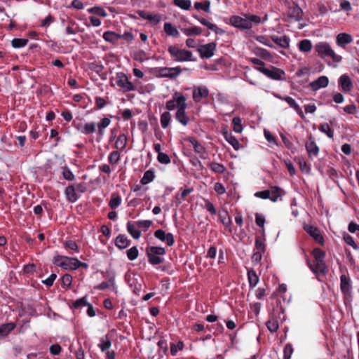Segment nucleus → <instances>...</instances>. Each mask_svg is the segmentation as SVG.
<instances>
[{"label":"nucleus","mask_w":359,"mask_h":359,"mask_svg":"<svg viewBox=\"0 0 359 359\" xmlns=\"http://www.w3.org/2000/svg\"><path fill=\"white\" fill-rule=\"evenodd\" d=\"M248 278L250 287H255L259 282V276L253 269L248 270Z\"/></svg>","instance_id":"obj_33"},{"label":"nucleus","mask_w":359,"mask_h":359,"mask_svg":"<svg viewBox=\"0 0 359 359\" xmlns=\"http://www.w3.org/2000/svg\"><path fill=\"white\" fill-rule=\"evenodd\" d=\"M29 42L27 39L15 38L11 41L12 47L14 48H20L25 47Z\"/></svg>","instance_id":"obj_43"},{"label":"nucleus","mask_w":359,"mask_h":359,"mask_svg":"<svg viewBox=\"0 0 359 359\" xmlns=\"http://www.w3.org/2000/svg\"><path fill=\"white\" fill-rule=\"evenodd\" d=\"M155 177L154 172L151 170H147L142 177V178L140 180V183L142 185H146L150 182H151Z\"/></svg>","instance_id":"obj_38"},{"label":"nucleus","mask_w":359,"mask_h":359,"mask_svg":"<svg viewBox=\"0 0 359 359\" xmlns=\"http://www.w3.org/2000/svg\"><path fill=\"white\" fill-rule=\"evenodd\" d=\"M352 41L353 38L351 34L340 33L337 36L336 43L339 46L344 48L347 44L351 43Z\"/></svg>","instance_id":"obj_23"},{"label":"nucleus","mask_w":359,"mask_h":359,"mask_svg":"<svg viewBox=\"0 0 359 359\" xmlns=\"http://www.w3.org/2000/svg\"><path fill=\"white\" fill-rule=\"evenodd\" d=\"M266 325L268 330L271 332L274 333L279 329V323L277 317L273 315L271 316L269 319L266 321Z\"/></svg>","instance_id":"obj_29"},{"label":"nucleus","mask_w":359,"mask_h":359,"mask_svg":"<svg viewBox=\"0 0 359 359\" xmlns=\"http://www.w3.org/2000/svg\"><path fill=\"white\" fill-rule=\"evenodd\" d=\"M158 77L169 78L170 79H176L181 73L180 67H158L156 69Z\"/></svg>","instance_id":"obj_10"},{"label":"nucleus","mask_w":359,"mask_h":359,"mask_svg":"<svg viewBox=\"0 0 359 359\" xmlns=\"http://www.w3.org/2000/svg\"><path fill=\"white\" fill-rule=\"evenodd\" d=\"M271 39L273 42H274L276 44H277L281 48H287L289 47L290 39L286 35L282 36L273 35L271 36Z\"/></svg>","instance_id":"obj_27"},{"label":"nucleus","mask_w":359,"mask_h":359,"mask_svg":"<svg viewBox=\"0 0 359 359\" xmlns=\"http://www.w3.org/2000/svg\"><path fill=\"white\" fill-rule=\"evenodd\" d=\"M157 159L159 163L163 164H168L170 163V158L169 156L163 152H159V154L157 156Z\"/></svg>","instance_id":"obj_62"},{"label":"nucleus","mask_w":359,"mask_h":359,"mask_svg":"<svg viewBox=\"0 0 359 359\" xmlns=\"http://www.w3.org/2000/svg\"><path fill=\"white\" fill-rule=\"evenodd\" d=\"M88 12L95 14L101 17H106L107 15L104 9L100 6H94L88 9Z\"/></svg>","instance_id":"obj_49"},{"label":"nucleus","mask_w":359,"mask_h":359,"mask_svg":"<svg viewBox=\"0 0 359 359\" xmlns=\"http://www.w3.org/2000/svg\"><path fill=\"white\" fill-rule=\"evenodd\" d=\"M181 31L187 36H198L202 33V29L196 26L182 28Z\"/></svg>","instance_id":"obj_30"},{"label":"nucleus","mask_w":359,"mask_h":359,"mask_svg":"<svg viewBox=\"0 0 359 359\" xmlns=\"http://www.w3.org/2000/svg\"><path fill=\"white\" fill-rule=\"evenodd\" d=\"M312 48V43L309 39H303L299 43V49L300 51L307 53Z\"/></svg>","instance_id":"obj_41"},{"label":"nucleus","mask_w":359,"mask_h":359,"mask_svg":"<svg viewBox=\"0 0 359 359\" xmlns=\"http://www.w3.org/2000/svg\"><path fill=\"white\" fill-rule=\"evenodd\" d=\"M312 255L314 257L315 262H325V252L323 250L316 248L313 250Z\"/></svg>","instance_id":"obj_42"},{"label":"nucleus","mask_w":359,"mask_h":359,"mask_svg":"<svg viewBox=\"0 0 359 359\" xmlns=\"http://www.w3.org/2000/svg\"><path fill=\"white\" fill-rule=\"evenodd\" d=\"M255 248L257 251L264 252L266 245L264 240H262L260 237H257L255 239Z\"/></svg>","instance_id":"obj_60"},{"label":"nucleus","mask_w":359,"mask_h":359,"mask_svg":"<svg viewBox=\"0 0 359 359\" xmlns=\"http://www.w3.org/2000/svg\"><path fill=\"white\" fill-rule=\"evenodd\" d=\"M194 7L197 10H203L205 12H209L210 1H196Z\"/></svg>","instance_id":"obj_54"},{"label":"nucleus","mask_w":359,"mask_h":359,"mask_svg":"<svg viewBox=\"0 0 359 359\" xmlns=\"http://www.w3.org/2000/svg\"><path fill=\"white\" fill-rule=\"evenodd\" d=\"M146 255L148 261L151 265H158L163 263L164 259L161 256L166 254L165 249L158 246H148L146 248Z\"/></svg>","instance_id":"obj_2"},{"label":"nucleus","mask_w":359,"mask_h":359,"mask_svg":"<svg viewBox=\"0 0 359 359\" xmlns=\"http://www.w3.org/2000/svg\"><path fill=\"white\" fill-rule=\"evenodd\" d=\"M127 231L128 233L134 238L139 239L142 235L141 231L137 229L135 222L130 221L127 223Z\"/></svg>","instance_id":"obj_28"},{"label":"nucleus","mask_w":359,"mask_h":359,"mask_svg":"<svg viewBox=\"0 0 359 359\" xmlns=\"http://www.w3.org/2000/svg\"><path fill=\"white\" fill-rule=\"evenodd\" d=\"M168 51L174 61L182 62L195 60L190 50L179 48L176 46H170Z\"/></svg>","instance_id":"obj_3"},{"label":"nucleus","mask_w":359,"mask_h":359,"mask_svg":"<svg viewBox=\"0 0 359 359\" xmlns=\"http://www.w3.org/2000/svg\"><path fill=\"white\" fill-rule=\"evenodd\" d=\"M343 110L345 113L351 115H355L358 113L357 107L354 104L345 106Z\"/></svg>","instance_id":"obj_64"},{"label":"nucleus","mask_w":359,"mask_h":359,"mask_svg":"<svg viewBox=\"0 0 359 359\" xmlns=\"http://www.w3.org/2000/svg\"><path fill=\"white\" fill-rule=\"evenodd\" d=\"M122 36L118 34H116L114 32L107 31L103 34V39L110 43H116L118 39H121Z\"/></svg>","instance_id":"obj_32"},{"label":"nucleus","mask_w":359,"mask_h":359,"mask_svg":"<svg viewBox=\"0 0 359 359\" xmlns=\"http://www.w3.org/2000/svg\"><path fill=\"white\" fill-rule=\"evenodd\" d=\"M184 348V343L182 341H179L177 342V344H170V353L172 356H175L177 353V350H182Z\"/></svg>","instance_id":"obj_58"},{"label":"nucleus","mask_w":359,"mask_h":359,"mask_svg":"<svg viewBox=\"0 0 359 359\" xmlns=\"http://www.w3.org/2000/svg\"><path fill=\"white\" fill-rule=\"evenodd\" d=\"M208 89L204 86H194L193 88V99L195 102H200L203 98L208 96Z\"/></svg>","instance_id":"obj_16"},{"label":"nucleus","mask_w":359,"mask_h":359,"mask_svg":"<svg viewBox=\"0 0 359 359\" xmlns=\"http://www.w3.org/2000/svg\"><path fill=\"white\" fill-rule=\"evenodd\" d=\"M65 195L66 199L70 203H75L77 201L81 195L79 194L72 184H69L65 189Z\"/></svg>","instance_id":"obj_20"},{"label":"nucleus","mask_w":359,"mask_h":359,"mask_svg":"<svg viewBox=\"0 0 359 359\" xmlns=\"http://www.w3.org/2000/svg\"><path fill=\"white\" fill-rule=\"evenodd\" d=\"M171 120V114L168 111L163 112L161 116V124L163 128H168Z\"/></svg>","instance_id":"obj_47"},{"label":"nucleus","mask_w":359,"mask_h":359,"mask_svg":"<svg viewBox=\"0 0 359 359\" xmlns=\"http://www.w3.org/2000/svg\"><path fill=\"white\" fill-rule=\"evenodd\" d=\"M62 176L63 178L67 181H73L75 179V175L70 170L68 167H62Z\"/></svg>","instance_id":"obj_53"},{"label":"nucleus","mask_w":359,"mask_h":359,"mask_svg":"<svg viewBox=\"0 0 359 359\" xmlns=\"http://www.w3.org/2000/svg\"><path fill=\"white\" fill-rule=\"evenodd\" d=\"M187 104V99L185 96L181 93L176 92L172 95V97L171 100H168L165 104L166 109L171 111L175 109H179L182 107V105Z\"/></svg>","instance_id":"obj_8"},{"label":"nucleus","mask_w":359,"mask_h":359,"mask_svg":"<svg viewBox=\"0 0 359 359\" xmlns=\"http://www.w3.org/2000/svg\"><path fill=\"white\" fill-rule=\"evenodd\" d=\"M198 20L202 25L208 27L210 29L215 31L217 34L218 33L222 34L224 32V31L222 29H218L215 25L212 24L211 22H210L208 20H206L205 18L198 19Z\"/></svg>","instance_id":"obj_45"},{"label":"nucleus","mask_w":359,"mask_h":359,"mask_svg":"<svg viewBox=\"0 0 359 359\" xmlns=\"http://www.w3.org/2000/svg\"><path fill=\"white\" fill-rule=\"evenodd\" d=\"M130 243L131 241L125 234H119L115 239V245L120 250L128 248Z\"/></svg>","instance_id":"obj_26"},{"label":"nucleus","mask_w":359,"mask_h":359,"mask_svg":"<svg viewBox=\"0 0 359 359\" xmlns=\"http://www.w3.org/2000/svg\"><path fill=\"white\" fill-rule=\"evenodd\" d=\"M315 50L321 57H330L335 62H340L342 57L334 53L327 42H319L315 45Z\"/></svg>","instance_id":"obj_4"},{"label":"nucleus","mask_w":359,"mask_h":359,"mask_svg":"<svg viewBox=\"0 0 359 359\" xmlns=\"http://www.w3.org/2000/svg\"><path fill=\"white\" fill-rule=\"evenodd\" d=\"M293 353V348L291 344H287L284 347L283 359H290Z\"/></svg>","instance_id":"obj_61"},{"label":"nucleus","mask_w":359,"mask_h":359,"mask_svg":"<svg viewBox=\"0 0 359 359\" xmlns=\"http://www.w3.org/2000/svg\"><path fill=\"white\" fill-rule=\"evenodd\" d=\"M127 257L129 260L133 261L136 259L139 255L138 249L136 246H133L127 250Z\"/></svg>","instance_id":"obj_51"},{"label":"nucleus","mask_w":359,"mask_h":359,"mask_svg":"<svg viewBox=\"0 0 359 359\" xmlns=\"http://www.w3.org/2000/svg\"><path fill=\"white\" fill-rule=\"evenodd\" d=\"M329 84V79L326 76H320L315 81L310 83L309 86L314 91L318 90L321 88H325Z\"/></svg>","instance_id":"obj_21"},{"label":"nucleus","mask_w":359,"mask_h":359,"mask_svg":"<svg viewBox=\"0 0 359 359\" xmlns=\"http://www.w3.org/2000/svg\"><path fill=\"white\" fill-rule=\"evenodd\" d=\"M276 97L285 101L290 105V107L294 109L302 118L304 117V114L302 109L299 107V106L297 104L296 101L292 97L290 96H285L283 97L280 95H276Z\"/></svg>","instance_id":"obj_22"},{"label":"nucleus","mask_w":359,"mask_h":359,"mask_svg":"<svg viewBox=\"0 0 359 359\" xmlns=\"http://www.w3.org/2000/svg\"><path fill=\"white\" fill-rule=\"evenodd\" d=\"M305 257L307 266L315 275L319 276L325 273L326 265L325 262H315V264H313L306 255H305Z\"/></svg>","instance_id":"obj_15"},{"label":"nucleus","mask_w":359,"mask_h":359,"mask_svg":"<svg viewBox=\"0 0 359 359\" xmlns=\"http://www.w3.org/2000/svg\"><path fill=\"white\" fill-rule=\"evenodd\" d=\"M111 346V336L109 334H105L100 339L98 347L100 348L102 352H106Z\"/></svg>","instance_id":"obj_24"},{"label":"nucleus","mask_w":359,"mask_h":359,"mask_svg":"<svg viewBox=\"0 0 359 359\" xmlns=\"http://www.w3.org/2000/svg\"><path fill=\"white\" fill-rule=\"evenodd\" d=\"M282 189L278 187H271L270 190L269 199L273 202H276L281 196Z\"/></svg>","instance_id":"obj_39"},{"label":"nucleus","mask_w":359,"mask_h":359,"mask_svg":"<svg viewBox=\"0 0 359 359\" xmlns=\"http://www.w3.org/2000/svg\"><path fill=\"white\" fill-rule=\"evenodd\" d=\"M286 8L287 9V17L299 21L302 19L303 11L295 4V1H284Z\"/></svg>","instance_id":"obj_9"},{"label":"nucleus","mask_w":359,"mask_h":359,"mask_svg":"<svg viewBox=\"0 0 359 359\" xmlns=\"http://www.w3.org/2000/svg\"><path fill=\"white\" fill-rule=\"evenodd\" d=\"M193 191L191 188L184 189L181 194H177L175 196L177 203L180 204L182 201H184L187 196Z\"/></svg>","instance_id":"obj_50"},{"label":"nucleus","mask_w":359,"mask_h":359,"mask_svg":"<svg viewBox=\"0 0 359 359\" xmlns=\"http://www.w3.org/2000/svg\"><path fill=\"white\" fill-rule=\"evenodd\" d=\"M146 18L147 20H149L153 25H156L161 21L162 15L149 13V15H147Z\"/></svg>","instance_id":"obj_52"},{"label":"nucleus","mask_w":359,"mask_h":359,"mask_svg":"<svg viewBox=\"0 0 359 359\" xmlns=\"http://www.w3.org/2000/svg\"><path fill=\"white\" fill-rule=\"evenodd\" d=\"M351 281L350 278L342 274L340 276V290L344 295V302L346 305L348 303H351L352 300V292H351Z\"/></svg>","instance_id":"obj_5"},{"label":"nucleus","mask_w":359,"mask_h":359,"mask_svg":"<svg viewBox=\"0 0 359 359\" xmlns=\"http://www.w3.org/2000/svg\"><path fill=\"white\" fill-rule=\"evenodd\" d=\"M77 258L57 255L53 258V263L65 270L76 269Z\"/></svg>","instance_id":"obj_6"},{"label":"nucleus","mask_w":359,"mask_h":359,"mask_svg":"<svg viewBox=\"0 0 359 359\" xmlns=\"http://www.w3.org/2000/svg\"><path fill=\"white\" fill-rule=\"evenodd\" d=\"M261 22V18L255 15H245V18L234 15L230 18V23L231 25L241 28V29H250L252 24H259Z\"/></svg>","instance_id":"obj_1"},{"label":"nucleus","mask_w":359,"mask_h":359,"mask_svg":"<svg viewBox=\"0 0 359 359\" xmlns=\"http://www.w3.org/2000/svg\"><path fill=\"white\" fill-rule=\"evenodd\" d=\"M298 163H299V168L300 170L302 171V172H309L311 168L310 167L307 165V163L306 162V161L304 159V158L302 157H299L298 158Z\"/></svg>","instance_id":"obj_63"},{"label":"nucleus","mask_w":359,"mask_h":359,"mask_svg":"<svg viewBox=\"0 0 359 359\" xmlns=\"http://www.w3.org/2000/svg\"><path fill=\"white\" fill-rule=\"evenodd\" d=\"M120 154L118 151L111 152L108 156V161L111 164H116L120 161Z\"/></svg>","instance_id":"obj_55"},{"label":"nucleus","mask_w":359,"mask_h":359,"mask_svg":"<svg viewBox=\"0 0 359 359\" xmlns=\"http://www.w3.org/2000/svg\"><path fill=\"white\" fill-rule=\"evenodd\" d=\"M154 236L156 238L166 243L169 247L175 244L174 236L171 233H165L163 229H158L154 231Z\"/></svg>","instance_id":"obj_14"},{"label":"nucleus","mask_w":359,"mask_h":359,"mask_svg":"<svg viewBox=\"0 0 359 359\" xmlns=\"http://www.w3.org/2000/svg\"><path fill=\"white\" fill-rule=\"evenodd\" d=\"M121 203V197L118 193H112L111 199L109 203V206L111 209H116L120 206Z\"/></svg>","instance_id":"obj_34"},{"label":"nucleus","mask_w":359,"mask_h":359,"mask_svg":"<svg viewBox=\"0 0 359 359\" xmlns=\"http://www.w3.org/2000/svg\"><path fill=\"white\" fill-rule=\"evenodd\" d=\"M187 107V104L186 105H182V107L177 109L175 114L176 120L184 126H187L190 121V118L186 113Z\"/></svg>","instance_id":"obj_18"},{"label":"nucleus","mask_w":359,"mask_h":359,"mask_svg":"<svg viewBox=\"0 0 359 359\" xmlns=\"http://www.w3.org/2000/svg\"><path fill=\"white\" fill-rule=\"evenodd\" d=\"M343 240L347 245L351 246L353 249H355V250L358 249V246L354 241L353 238L351 235H349L348 233L344 232Z\"/></svg>","instance_id":"obj_48"},{"label":"nucleus","mask_w":359,"mask_h":359,"mask_svg":"<svg viewBox=\"0 0 359 359\" xmlns=\"http://www.w3.org/2000/svg\"><path fill=\"white\" fill-rule=\"evenodd\" d=\"M241 118L238 116H236L232 119L233 130L234 132L241 133L243 131Z\"/></svg>","instance_id":"obj_46"},{"label":"nucleus","mask_w":359,"mask_h":359,"mask_svg":"<svg viewBox=\"0 0 359 359\" xmlns=\"http://www.w3.org/2000/svg\"><path fill=\"white\" fill-rule=\"evenodd\" d=\"M15 324L14 323H8L2 324L0 326V338L5 337L15 329Z\"/></svg>","instance_id":"obj_31"},{"label":"nucleus","mask_w":359,"mask_h":359,"mask_svg":"<svg viewBox=\"0 0 359 359\" xmlns=\"http://www.w3.org/2000/svg\"><path fill=\"white\" fill-rule=\"evenodd\" d=\"M304 230L318 244L323 245L325 240L319 229L311 224H304L303 226Z\"/></svg>","instance_id":"obj_12"},{"label":"nucleus","mask_w":359,"mask_h":359,"mask_svg":"<svg viewBox=\"0 0 359 359\" xmlns=\"http://www.w3.org/2000/svg\"><path fill=\"white\" fill-rule=\"evenodd\" d=\"M127 137L125 134L120 135L115 142V147L121 151H123L125 149L127 145Z\"/></svg>","instance_id":"obj_35"},{"label":"nucleus","mask_w":359,"mask_h":359,"mask_svg":"<svg viewBox=\"0 0 359 359\" xmlns=\"http://www.w3.org/2000/svg\"><path fill=\"white\" fill-rule=\"evenodd\" d=\"M72 280H73V278H72V275H70L69 273H65L61 278L62 287L65 289H69L72 285Z\"/></svg>","instance_id":"obj_44"},{"label":"nucleus","mask_w":359,"mask_h":359,"mask_svg":"<svg viewBox=\"0 0 359 359\" xmlns=\"http://www.w3.org/2000/svg\"><path fill=\"white\" fill-rule=\"evenodd\" d=\"M339 86L344 93H349L353 88V82L347 74H342L338 79Z\"/></svg>","instance_id":"obj_17"},{"label":"nucleus","mask_w":359,"mask_h":359,"mask_svg":"<svg viewBox=\"0 0 359 359\" xmlns=\"http://www.w3.org/2000/svg\"><path fill=\"white\" fill-rule=\"evenodd\" d=\"M137 228L144 229L146 231L151 226L152 221L151 220H138L135 222Z\"/></svg>","instance_id":"obj_56"},{"label":"nucleus","mask_w":359,"mask_h":359,"mask_svg":"<svg viewBox=\"0 0 359 359\" xmlns=\"http://www.w3.org/2000/svg\"><path fill=\"white\" fill-rule=\"evenodd\" d=\"M164 31L168 35L173 37H177L180 35L178 30L170 22L164 24Z\"/></svg>","instance_id":"obj_36"},{"label":"nucleus","mask_w":359,"mask_h":359,"mask_svg":"<svg viewBox=\"0 0 359 359\" xmlns=\"http://www.w3.org/2000/svg\"><path fill=\"white\" fill-rule=\"evenodd\" d=\"M84 135H90L94 133L96 131V123L95 122L86 123L83 126L79 124L77 127Z\"/></svg>","instance_id":"obj_25"},{"label":"nucleus","mask_w":359,"mask_h":359,"mask_svg":"<svg viewBox=\"0 0 359 359\" xmlns=\"http://www.w3.org/2000/svg\"><path fill=\"white\" fill-rule=\"evenodd\" d=\"M64 246L67 250H73L76 252H79V251L78 245L76 243L75 241H72V240L67 241L65 243Z\"/></svg>","instance_id":"obj_59"},{"label":"nucleus","mask_w":359,"mask_h":359,"mask_svg":"<svg viewBox=\"0 0 359 359\" xmlns=\"http://www.w3.org/2000/svg\"><path fill=\"white\" fill-rule=\"evenodd\" d=\"M319 130L327 135L329 138H333L334 131L327 123H322L318 127Z\"/></svg>","instance_id":"obj_40"},{"label":"nucleus","mask_w":359,"mask_h":359,"mask_svg":"<svg viewBox=\"0 0 359 359\" xmlns=\"http://www.w3.org/2000/svg\"><path fill=\"white\" fill-rule=\"evenodd\" d=\"M116 85L124 92L133 91L136 89L135 86L128 80V76L123 72L116 74Z\"/></svg>","instance_id":"obj_11"},{"label":"nucleus","mask_w":359,"mask_h":359,"mask_svg":"<svg viewBox=\"0 0 359 359\" xmlns=\"http://www.w3.org/2000/svg\"><path fill=\"white\" fill-rule=\"evenodd\" d=\"M305 147L308 153V156L311 160H313L314 157L318 156L320 149L312 135L309 136L308 140L305 144Z\"/></svg>","instance_id":"obj_13"},{"label":"nucleus","mask_w":359,"mask_h":359,"mask_svg":"<svg viewBox=\"0 0 359 359\" xmlns=\"http://www.w3.org/2000/svg\"><path fill=\"white\" fill-rule=\"evenodd\" d=\"M255 69L273 80H283V76L285 75L283 70L274 66H270V68L259 67H255Z\"/></svg>","instance_id":"obj_7"},{"label":"nucleus","mask_w":359,"mask_h":359,"mask_svg":"<svg viewBox=\"0 0 359 359\" xmlns=\"http://www.w3.org/2000/svg\"><path fill=\"white\" fill-rule=\"evenodd\" d=\"M226 141L228 142L236 151L242 147V145L239 143L238 140L232 135H229L227 131H226Z\"/></svg>","instance_id":"obj_37"},{"label":"nucleus","mask_w":359,"mask_h":359,"mask_svg":"<svg viewBox=\"0 0 359 359\" xmlns=\"http://www.w3.org/2000/svg\"><path fill=\"white\" fill-rule=\"evenodd\" d=\"M88 302H87L86 297H81L76 299L72 307L75 309H79L83 306H86Z\"/></svg>","instance_id":"obj_57"},{"label":"nucleus","mask_w":359,"mask_h":359,"mask_svg":"<svg viewBox=\"0 0 359 359\" xmlns=\"http://www.w3.org/2000/svg\"><path fill=\"white\" fill-rule=\"evenodd\" d=\"M215 44L214 43H209L205 45L201 46L198 48L200 55L203 58H210L214 54Z\"/></svg>","instance_id":"obj_19"}]
</instances>
